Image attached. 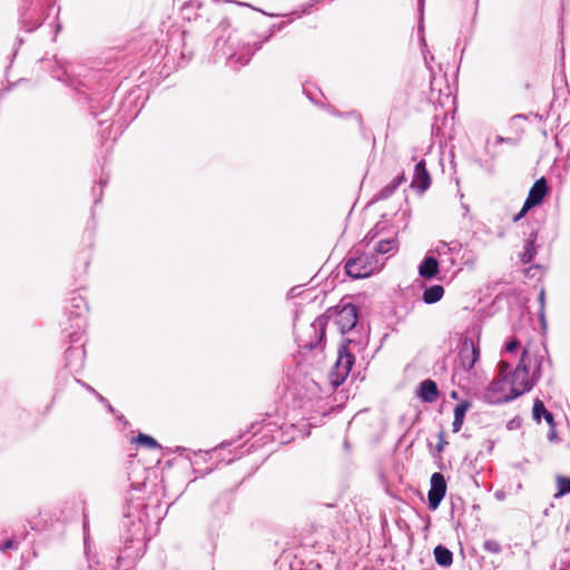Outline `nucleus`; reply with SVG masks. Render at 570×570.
<instances>
[{
  "instance_id": "1",
  "label": "nucleus",
  "mask_w": 570,
  "mask_h": 570,
  "mask_svg": "<svg viewBox=\"0 0 570 570\" xmlns=\"http://www.w3.org/2000/svg\"><path fill=\"white\" fill-rule=\"evenodd\" d=\"M283 24H274L268 33L259 41H252V39L244 40L238 31H233L228 35L227 39H218L216 41V51L227 59L230 67L238 68L247 65L261 45L267 41L275 30H281Z\"/></svg>"
},
{
  "instance_id": "2",
  "label": "nucleus",
  "mask_w": 570,
  "mask_h": 570,
  "mask_svg": "<svg viewBox=\"0 0 570 570\" xmlns=\"http://www.w3.org/2000/svg\"><path fill=\"white\" fill-rule=\"evenodd\" d=\"M50 73L58 81L65 83L68 87L73 88L79 95H85V99L91 102V98L87 95L81 87L87 88V79L88 75L82 71H87V69L82 66H78L68 61H62L56 59L53 62H49Z\"/></svg>"
},
{
  "instance_id": "3",
  "label": "nucleus",
  "mask_w": 570,
  "mask_h": 570,
  "mask_svg": "<svg viewBox=\"0 0 570 570\" xmlns=\"http://www.w3.org/2000/svg\"><path fill=\"white\" fill-rule=\"evenodd\" d=\"M380 268L381 264L374 252H361L345 265L346 273L354 278L368 277Z\"/></svg>"
},
{
  "instance_id": "4",
  "label": "nucleus",
  "mask_w": 570,
  "mask_h": 570,
  "mask_svg": "<svg viewBox=\"0 0 570 570\" xmlns=\"http://www.w3.org/2000/svg\"><path fill=\"white\" fill-rule=\"evenodd\" d=\"M527 351H523L521 361L514 372L512 374H509V379L512 383V387L510 390V395H522L527 391H529L532 385L533 381L529 375L528 366L524 363Z\"/></svg>"
},
{
  "instance_id": "5",
  "label": "nucleus",
  "mask_w": 570,
  "mask_h": 570,
  "mask_svg": "<svg viewBox=\"0 0 570 570\" xmlns=\"http://www.w3.org/2000/svg\"><path fill=\"white\" fill-rule=\"evenodd\" d=\"M547 193H548L547 180L542 177V178L538 179L530 188V191L528 194V197H527L521 210L519 212V214H517L514 216V220L517 222V220L521 219L527 214L528 210H530L534 206L540 205L542 203L544 196L547 195Z\"/></svg>"
},
{
  "instance_id": "6",
  "label": "nucleus",
  "mask_w": 570,
  "mask_h": 570,
  "mask_svg": "<svg viewBox=\"0 0 570 570\" xmlns=\"http://www.w3.org/2000/svg\"><path fill=\"white\" fill-rule=\"evenodd\" d=\"M512 383L507 375H502L500 380L494 382L489 389V399L493 403H502L511 401L519 395H510Z\"/></svg>"
},
{
  "instance_id": "7",
  "label": "nucleus",
  "mask_w": 570,
  "mask_h": 570,
  "mask_svg": "<svg viewBox=\"0 0 570 570\" xmlns=\"http://www.w3.org/2000/svg\"><path fill=\"white\" fill-rule=\"evenodd\" d=\"M431 186V176L426 168V163L421 159L416 163L411 180V187L419 194L423 195Z\"/></svg>"
},
{
  "instance_id": "8",
  "label": "nucleus",
  "mask_w": 570,
  "mask_h": 570,
  "mask_svg": "<svg viewBox=\"0 0 570 570\" xmlns=\"http://www.w3.org/2000/svg\"><path fill=\"white\" fill-rule=\"evenodd\" d=\"M446 492V483L441 473H433L431 476V488L429 491V504L432 510L439 508Z\"/></svg>"
},
{
  "instance_id": "9",
  "label": "nucleus",
  "mask_w": 570,
  "mask_h": 570,
  "mask_svg": "<svg viewBox=\"0 0 570 570\" xmlns=\"http://www.w3.org/2000/svg\"><path fill=\"white\" fill-rule=\"evenodd\" d=\"M335 323L342 332L351 331L357 323L356 307L346 304L336 312Z\"/></svg>"
},
{
  "instance_id": "10",
  "label": "nucleus",
  "mask_w": 570,
  "mask_h": 570,
  "mask_svg": "<svg viewBox=\"0 0 570 570\" xmlns=\"http://www.w3.org/2000/svg\"><path fill=\"white\" fill-rule=\"evenodd\" d=\"M479 358V347L471 337L465 336L462 341L460 351L461 365L465 370H471Z\"/></svg>"
},
{
  "instance_id": "11",
  "label": "nucleus",
  "mask_w": 570,
  "mask_h": 570,
  "mask_svg": "<svg viewBox=\"0 0 570 570\" xmlns=\"http://www.w3.org/2000/svg\"><path fill=\"white\" fill-rule=\"evenodd\" d=\"M353 362H354V360H353L352 354L345 347L341 348L338 352V357H337L336 364H335L336 375L341 380H344L348 375V373L352 368Z\"/></svg>"
},
{
  "instance_id": "12",
  "label": "nucleus",
  "mask_w": 570,
  "mask_h": 570,
  "mask_svg": "<svg viewBox=\"0 0 570 570\" xmlns=\"http://www.w3.org/2000/svg\"><path fill=\"white\" fill-rule=\"evenodd\" d=\"M405 180V174H399L390 184L384 186L377 194L373 196L372 202H380L387 199L394 194L397 187Z\"/></svg>"
},
{
  "instance_id": "13",
  "label": "nucleus",
  "mask_w": 570,
  "mask_h": 570,
  "mask_svg": "<svg viewBox=\"0 0 570 570\" xmlns=\"http://www.w3.org/2000/svg\"><path fill=\"white\" fill-rule=\"evenodd\" d=\"M419 395L425 402L435 401L438 397L436 384L431 380L423 381L420 385Z\"/></svg>"
},
{
  "instance_id": "14",
  "label": "nucleus",
  "mask_w": 570,
  "mask_h": 570,
  "mask_svg": "<svg viewBox=\"0 0 570 570\" xmlns=\"http://www.w3.org/2000/svg\"><path fill=\"white\" fill-rule=\"evenodd\" d=\"M430 89H431V95H432V99H436V97L434 96L435 92H438L439 96L441 95H449V91H450V87L448 85H444V77H436L435 73H431V79H430Z\"/></svg>"
},
{
  "instance_id": "15",
  "label": "nucleus",
  "mask_w": 570,
  "mask_h": 570,
  "mask_svg": "<svg viewBox=\"0 0 570 570\" xmlns=\"http://www.w3.org/2000/svg\"><path fill=\"white\" fill-rule=\"evenodd\" d=\"M438 267L436 259L426 257L420 265L419 273L422 277L431 278L438 273Z\"/></svg>"
},
{
  "instance_id": "16",
  "label": "nucleus",
  "mask_w": 570,
  "mask_h": 570,
  "mask_svg": "<svg viewBox=\"0 0 570 570\" xmlns=\"http://www.w3.org/2000/svg\"><path fill=\"white\" fill-rule=\"evenodd\" d=\"M443 294H444V289L442 286L433 285L424 291L423 301L426 304H433V303L439 302L443 297Z\"/></svg>"
},
{
  "instance_id": "17",
  "label": "nucleus",
  "mask_w": 570,
  "mask_h": 570,
  "mask_svg": "<svg viewBox=\"0 0 570 570\" xmlns=\"http://www.w3.org/2000/svg\"><path fill=\"white\" fill-rule=\"evenodd\" d=\"M469 409V404L468 403H460L455 406L454 409V421H453V432H459L462 424H463V420H464V416H465V413Z\"/></svg>"
},
{
  "instance_id": "18",
  "label": "nucleus",
  "mask_w": 570,
  "mask_h": 570,
  "mask_svg": "<svg viewBox=\"0 0 570 570\" xmlns=\"http://www.w3.org/2000/svg\"><path fill=\"white\" fill-rule=\"evenodd\" d=\"M434 557L440 566L448 567L452 563V552L442 546L434 549Z\"/></svg>"
},
{
  "instance_id": "19",
  "label": "nucleus",
  "mask_w": 570,
  "mask_h": 570,
  "mask_svg": "<svg viewBox=\"0 0 570 570\" xmlns=\"http://www.w3.org/2000/svg\"><path fill=\"white\" fill-rule=\"evenodd\" d=\"M385 222H379L364 237L363 242L368 246L385 228Z\"/></svg>"
},
{
  "instance_id": "20",
  "label": "nucleus",
  "mask_w": 570,
  "mask_h": 570,
  "mask_svg": "<svg viewBox=\"0 0 570 570\" xmlns=\"http://www.w3.org/2000/svg\"><path fill=\"white\" fill-rule=\"evenodd\" d=\"M399 244L396 242L395 237H384L380 238L376 244L374 245V249H393L394 247H397Z\"/></svg>"
},
{
  "instance_id": "21",
  "label": "nucleus",
  "mask_w": 570,
  "mask_h": 570,
  "mask_svg": "<svg viewBox=\"0 0 570 570\" xmlns=\"http://www.w3.org/2000/svg\"><path fill=\"white\" fill-rule=\"evenodd\" d=\"M558 492L556 498H560L567 493H570V479L558 476L557 478Z\"/></svg>"
},
{
  "instance_id": "22",
  "label": "nucleus",
  "mask_w": 570,
  "mask_h": 570,
  "mask_svg": "<svg viewBox=\"0 0 570 570\" xmlns=\"http://www.w3.org/2000/svg\"><path fill=\"white\" fill-rule=\"evenodd\" d=\"M135 442L151 449H156L159 446L155 439L146 434H139Z\"/></svg>"
},
{
  "instance_id": "23",
  "label": "nucleus",
  "mask_w": 570,
  "mask_h": 570,
  "mask_svg": "<svg viewBox=\"0 0 570 570\" xmlns=\"http://www.w3.org/2000/svg\"><path fill=\"white\" fill-rule=\"evenodd\" d=\"M423 10H424V0H419V11H420L421 17L423 16ZM423 30H424V27H423V23L421 20L419 23V27H417V31L420 33V42H421V47H426V41H425L424 35H423Z\"/></svg>"
},
{
  "instance_id": "24",
  "label": "nucleus",
  "mask_w": 570,
  "mask_h": 570,
  "mask_svg": "<svg viewBox=\"0 0 570 570\" xmlns=\"http://www.w3.org/2000/svg\"><path fill=\"white\" fill-rule=\"evenodd\" d=\"M547 412V409L542 401L537 400L533 404V416L539 422L541 416Z\"/></svg>"
},
{
  "instance_id": "25",
  "label": "nucleus",
  "mask_w": 570,
  "mask_h": 570,
  "mask_svg": "<svg viewBox=\"0 0 570 570\" xmlns=\"http://www.w3.org/2000/svg\"><path fill=\"white\" fill-rule=\"evenodd\" d=\"M422 53L424 58V62L428 66V69L430 73H433V67L431 66V62L434 60V56L430 52V50L426 49V47H422Z\"/></svg>"
},
{
  "instance_id": "26",
  "label": "nucleus",
  "mask_w": 570,
  "mask_h": 570,
  "mask_svg": "<svg viewBox=\"0 0 570 570\" xmlns=\"http://www.w3.org/2000/svg\"><path fill=\"white\" fill-rule=\"evenodd\" d=\"M107 183H108V178H102V177H101V178L99 179V188H98V189H97L96 187H94V188H92V193H94V195L97 197V198L95 199V202H96V203H98V202L100 200V198H101V196H102V188H104V186H106V185H107Z\"/></svg>"
},
{
  "instance_id": "27",
  "label": "nucleus",
  "mask_w": 570,
  "mask_h": 570,
  "mask_svg": "<svg viewBox=\"0 0 570 570\" xmlns=\"http://www.w3.org/2000/svg\"><path fill=\"white\" fill-rule=\"evenodd\" d=\"M518 345H519L518 341L512 340L505 345V350H507V352H514L517 350Z\"/></svg>"
},
{
  "instance_id": "28",
  "label": "nucleus",
  "mask_w": 570,
  "mask_h": 570,
  "mask_svg": "<svg viewBox=\"0 0 570 570\" xmlns=\"http://www.w3.org/2000/svg\"><path fill=\"white\" fill-rule=\"evenodd\" d=\"M543 417H544V420L547 421V423H548L551 428H553V416H552V414H551L550 412H548V411H547V412L543 414Z\"/></svg>"
},
{
  "instance_id": "29",
  "label": "nucleus",
  "mask_w": 570,
  "mask_h": 570,
  "mask_svg": "<svg viewBox=\"0 0 570 570\" xmlns=\"http://www.w3.org/2000/svg\"><path fill=\"white\" fill-rule=\"evenodd\" d=\"M303 89H304V92H305L306 97H307L311 101L316 102V98H315L314 94H313L312 91H309L305 86H304V88H303Z\"/></svg>"
},
{
  "instance_id": "30",
  "label": "nucleus",
  "mask_w": 570,
  "mask_h": 570,
  "mask_svg": "<svg viewBox=\"0 0 570 570\" xmlns=\"http://www.w3.org/2000/svg\"><path fill=\"white\" fill-rule=\"evenodd\" d=\"M39 26H40V23L38 21H35L33 23H30V26H26V30L31 32V31L36 30Z\"/></svg>"
},
{
  "instance_id": "31",
  "label": "nucleus",
  "mask_w": 570,
  "mask_h": 570,
  "mask_svg": "<svg viewBox=\"0 0 570 570\" xmlns=\"http://www.w3.org/2000/svg\"><path fill=\"white\" fill-rule=\"evenodd\" d=\"M531 257H532V256H531V252H525V253L523 254L522 259H523V262H529V261H531Z\"/></svg>"
},
{
  "instance_id": "32",
  "label": "nucleus",
  "mask_w": 570,
  "mask_h": 570,
  "mask_svg": "<svg viewBox=\"0 0 570 570\" xmlns=\"http://www.w3.org/2000/svg\"><path fill=\"white\" fill-rule=\"evenodd\" d=\"M187 61H188V60H187V59H185V57H184V55H183V56H181V58H180V61L177 63V66H178V67H183V66H185V65L187 63Z\"/></svg>"
},
{
  "instance_id": "33",
  "label": "nucleus",
  "mask_w": 570,
  "mask_h": 570,
  "mask_svg": "<svg viewBox=\"0 0 570 570\" xmlns=\"http://www.w3.org/2000/svg\"><path fill=\"white\" fill-rule=\"evenodd\" d=\"M523 249H525V250L534 249V247H533V243H531V242H527V244L524 245Z\"/></svg>"
},
{
  "instance_id": "34",
  "label": "nucleus",
  "mask_w": 570,
  "mask_h": 570,
  "mask_svg": "<svg viewBox=\"0 0 570 570\" xmlns=\"http://www.w3.org/2000/svg\"><path fill=\"white\" fill-rule=\"evenodd\" d=\"M556 439V431H554V428H551V432H550V435H549V440L550 441H553Z\"/></svg>"
},
{
  "instance_id": "35",
  "label": "nucleus",
  "mask_w": 570,
  "mask_h": 570,
  "mask_svg": "<svg viewBox=\"0 0 570 570\" xmlns=\"http://www.w3.org/2000/svg\"><path fill=\"white\" fill-rule=\"evenodd\" d=\"M507 368H508V364H505V363H503V362H502V363H501V370H502V372H503V371H505Z\"/></svg>"
},
{
  "instance_id": "36",
  "label": "nucleus",
  "mask_w": 570,
  "mask_h": 570,
  "mask_svg": "<svg viewBox=\"0 0 570 570\" xmlns=\"http://www.w3.org/2000/svg\"><path fill=\"white\" fill-rule=\"evenodd\" d=\"M90 109H91V114H92L94 116H97V111L95 110V106H92V105H91V106H90Z\"/></svg>"
},
{
  "instance_id": "37",
  "label": "nucleus",
  "mask_w": 570,
  "mask_h": 570,
  "mask_svg": "<svg viewBox=\"0 0 570 570\" xmlns=\"http://www.w3.org/2000/svg\"><path fill=\"white\" fill-rule=\"evenodd\" d=\"M108 105H109V99H106V101L104 102L102 109L105 110Z\"/></svg>"
},
{
  "instance_id": "38",
  "label": "nucleus",
  "mask_w": 570,
  "mask_h": 570,
  "mask_svg": "<svg viewBox=\"0 0 570 570\" xmlns=\"http://www.w3.org/2000/svg\"><path fill=\"white\" fill-rule=\"evenodd\" d=\"M331 112L334 115V116H341L340 112L335 111V110H331Z\"/></svg>"
},
{
  "instance_id": "39",
  "label": "nucleus",
  "mask_w": 570,
  "mask_h": 570,
  "mask_svg": "<svg viewBox=\"0 0 570 570\" xmlns=\"http://www.w3.org/2000/svg\"><path fill=\"white\" fill-rule=\"evenodd\" d=\"M543 297H544V292H543V291H541V293H540V299H541V301H543Z\"/></svg>"
},
{
  "instance_id": "40",
  "label": "nucleus",
  "mask_w": 570,
  "mask_h": 570,
  "mask_svg": "<svg viewBox=\"0 0 570 570\" xmlns=\"http://www.w3.org/2000/svg\"><path fill=\"white\" fill-rule=\"evenodd\" d=\"M475 334H476L478 336L480 335V328H479V327H476V328H475Z\"/></svg>"
},
{
  "instance_id": "41",
  "label": "nucleus",
  "mask_w": 570,
  "mask_h": 570,
  "mask_svg": "<svg viewBox=\"0 0 570 570\" xmlns=\"http://www.w3.org/2000/svg\"><path fill=\"white\" fill-rule=\"evenodd\" d=\"M440 244H441L442 247L448 246V244L445 242H440Z\"/></svg>"
},
{
  "instance_id": "42",
  "label": "nucleus",
  "mask_w": 570,
  "mask_h": 570,
  "mask_svg": "<svg viewBox=\"0 0 570 570\" xmlns=\"http://www.w3.org/2000/svg\"><path fill=\"white\" fill-rule=\"evenodd\" d=\"M442 448H443V443H440V445H439V451H441V450H442Z\"/></svg>"
}]
</instances>
